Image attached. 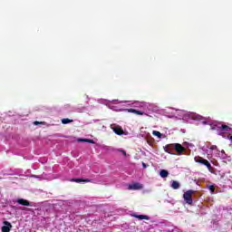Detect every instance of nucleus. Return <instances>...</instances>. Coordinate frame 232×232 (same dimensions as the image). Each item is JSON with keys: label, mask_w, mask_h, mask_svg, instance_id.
<instances>
[{"label": "nucleus", "mask_w": 232, "mask_h": 232, "mask_svg": "<svg viewBox=\"0 0 232 232\" xmlns=\"http://www.w3.org/2000/svg\"><path fill=\"white\" fill-rule=\"evenodd\" d=\"M195 193V190L193 189H189L187 190L184 194H183V198L185 200V202H187V204H188V206H193V195Z\"/></svg>", "instance_id": "obj_1"}, {"label": "nucleus", "mask_w": 232, "mask_h": 232, "mask_svg": "<svg viewBox=\"0 0 232 232\" xmlns=\"http://www.w3.org/2000/svg\"><path fill=\"white\" fill-rule=\"evenodd\" d=\"M195 162H198V164H203V166H206L208 169V171H211L213 169V167L211 166V163L209 161L200 156H197L194 158Z\"/></svg>", "instance_id": "obj_2"}, {"label": "nucleus", "mask_w": 232, "mask_h": 232, "mask_svg": "<svg viewBox=\"0 0 232 232\" xmlns=\"http://www.w3.org/2000/svg\"><path fill=\"white\" fill-rule=\"evenodd\" d=\"M174 150L178 155H182L184 151H186V148H184L180 143H174Z\"/></svg>", "instance_id": "obj_3"}, {"label": "nucleus", "mask_w": 232, "mask_h": 232, "mask_svg": "<svg viewBox=\"0 0 232 232\" xmlns=\"http://www.w3.org/2000/svg\"><path fill=\"white\" fill-rule=\"evenodd\" d=\"M164 151L166 153H169V155H175V145L173 144H168L164 147Z\"/></svg>", "instance_id": "obj_4"}, {"label": "nucleus", "mask_w": 232, "mask_h": 232, "mask_svg": "<svg viewBox=\"0 0 232 232\" xmlns=\"http://www.w3.org/2000/svg\"><path fill=\"white\" fill-rule=\"evenodd\" d=\"M142 188H143L142 184L136 182V183H132V184L129 185L128 189L135 191V190L142 189Z\"/></svg>", "instance_id": "obj_5"}, {"label": "nucleus", "mask_w": 232, "mask_h": 232, "mask_svg": "<svg viewBox=\"0 0 232 232\" xmlns=\"http://www.w3.org/2000/svg\"><path fill=\"white\" fill-rule=\"evenodd\" d=\"M17 204H20V206H27V207H32V202L24 199V198H18L16 200Z\"/></svg>", "instance_id": "obj_6"}, {"label": "nucleus", "mask_w": 232, "mask_h": 232, "mask_svg": "<svg viewBox=\"0 0 232 232\" xmlns=\"http://www.w3.org/2000/svg\"><path fill=\"white\" fill-rule=\"evenodd\" d=\"M5 226L2 227V232H10L12 229V224L8 221L4 222Z\"/></svg>", "instance_id": "obj_7"}, {"label": "nucleus", "mask_w": 232, "mask_h": 232, "mask_svg": "<svg viewBox=\"0 0 232 232\" xmlns=\"http://www.w3.org/2000/svg\"><path fill=\"white\" fill-rule=\"evenodd\" d=\"M72 182H77L79 184L81 182H93V179H72Z\"/></svg>", "instance_id": "obj_8"}, {"label": "nucleus", "mask_w": 232, "mask_h": 232, "mask_svg": "<svg viewBox=\"0 0 232 232\" xmlns=\"http://www.w3.org/2000/svg\"><path fill=\"white\" fill-rule=\"evenodd\" d=\"M127 111H129V113H135L136 115H144V111L135 109H127Z\"/></svg>", "instance_id": "obj_9"}, {"label": "nucleus", "mask_w": 232, "mask_h": 232, "mask_svg": "<svg viewBox=\"0 0 232 232\" xmlns=\"http://www.w3.org/2000/svg\"><path fill=\"white\" fill-rule=\"evenodd\" d=\"M113 131L116 135H124V130L121 127L113 128Z\"/></svg>", "instance_id": "obj_10"}, {"label": "nucleus", "mask_w": 232, "mask_h": 232, "mask_svg": "<svg viewBox=\"0 0 232 232\" xmlns=\"http://www.w3.org/2000/svg\"><path fill=\"white\" fill-rule=\"evenodd\" d=\"M135 218H139V220H150V217L146 215H134Z\"/></svg>", "instance_id": "obj_11"}, {"label": "nucleus", "mask_w": 232, "mask_h": 232, "mask_svg": "<svg viewBox=\"0 0 232 232\" xmlns=\"http://www.w3.org/2000/svg\"><path fill=\"white\" fill-rule=\"evenodd\" d=\"M160 175L161 179H166L169 175V172L166 169H162L160 170Z\"/></svg>", "instance_id": "obj_12"}, {"label": "nucleus", "mask_w": 232, "mask_h": 232, "mask_svg": "<svg viewBox=\"0 0 232 232\" xmlns=\"http://www.w3.org/2000/svg\"><path fill=\"white\" fill-rule=\"evenodd\" d=\"M219 130L220 131H231V128L227 125H221Z\"/></svg>", "instance_id": "obj_13"}, {"label": "nucleus", "mask_w": 232, "mask_h": 232, "mask_svg": "<svg viewBox=\"0 0 232 232\" xmlns=\"http://www.w3.org/2000/svg\"><path fill=\"white\" fill-rule=\"evenodd\" d=\"M171 188L172 189H179V188H180V183H179V181L173 180L171 184Z\"/></svg>", "instance_id": "obj_14"}, {"label": "nucleus", "mask_w": 232, "mask_h": 232, "mask_svg": "<svg viewBox=\"0 0 232 232\" xmlns=\"http://www.w3.org/2000/svg\"><path fill=\"white\" fill-rule=\"evenodd\" d=\"M152 135H154V137H158V139H162V133H160V131L153 130Z\"/></svg>", "instance_id": "obj_15"}, {"label": "nucleus", "mask_w": 232, "mask_h": 232, "mask_svg": "<svg viewBox=\"0 0 232 232\" xmlns=\"http://www.w3.org/2000/svg\"><path fill=\"white\" fill-rule=\"evenodd\" d=\"M70 122H73V120H70L68 118H64L62 120V123L63 124H70Z\"/></svg>", "instance_id": "obj_16"}, {"label": "nucleus", "mask_w": 232, "mask_h": 232, "mask_svg": "<svg viewBox=\"0 0 232 232\" xmlns=\"http://www.w3.org/2000/svg\"><path fill=\"white\" fill-rule=\"evenodd\" d=\"M82 142H89L90 144H93V140H88V139H84V140H81Z\"/></svg>", "instance_id": "obj_17"}, {"label": "nucleus", "mask_w": 232, "mask_h": 232, "mask_svg": "<svg viewBox=\"0 0 232 232\" xmlns=\"http://www.w3.org/2000/svg\"><path fill=\"white\" fill-rule=\"evenodd\" d=\"M121 153H122V155L124 156V157H126V150H119Z\"/></svg>", "instance_id": "obj_18"}, {"label": "nucleus", "mask_w": 232, "mask_h": 232, "mask_svg": "<svg viewBox=\"0 0 232 232\" xmlns=\"http://www.w3.org/2000/svg\"><path fill=\"white\" fill-rule=\"evenodd\" d=\"M209 189L213 193V191H215V186H213V185L209 186Z\"/></svg>", "instance_id": "obj_19"}, {"label": "nucleus", "mask_w": 232, "mask_h": 232, "mask_svg": "<svg viewBox=\"0 0 232 232\" xmlns=\"http://www.w3.org/2000/svg\"><path fill=\"white\" fill-rule=\"evenodd\" d=\"M34 126H39V124H43V122H40V121H34Z\"/></svg>", "instance_id": "obj_20"}, {"label": "nucleus", "mask_w": 232, "mask_h": 232, "mask_svg": "<svg viewBox=\"0 0 232 232\" xmlns=\"http://www.w3.org/2000/svg\"><path fill=\"white\" fill-rule=\"evenodd\" d=\"M31 209L30 208H22V211H30Z\"/></svg>", "instance_id": "obj_21"}, {"label": "nucleus", "mask_w": 232, "mask_h": 232, "mask_svg": "<svg viewBox=\"0 0 232 232\" xmlns=\"http://www.w3.org/2000/svg\"><path fill=\"white\" fill-rule=\"evenodd\" d=\"M141 165H142V167H143L144 169L148 168V165H146V163H144V162H142Z\"/></svg>", "instance_id": "obj_22"}, {"label": "nucleus", "mask_w": 232, "mask_h": 232, "mask_svg": "<svg viewBox=\"0 0 232 232\" xmlns=\"http://www.w3.org/2000/svg\"><path fill=\"white\" fill-rule=\"evenodd\" d=\"M231 140H232V136L230 137Z\"/></svg>", "instance_id": "obj_23"}]
</instances>
